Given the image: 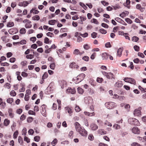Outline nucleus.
<instances>
[{
    "instance_id": "f257e3e1",
    "label": "nucleus",
    "mask_w": 146,
    "mask_h": 146,
    "mask_svg": "<svg viewBox=\"0 0 146 146\" xmlns=\"http://www.w3.org/2000/svg\"><path fill=\"white\" fill-rule=\"evenodd\" d=\"M75 126L76 131L82 136H86L87 135V132L83 127H82L79 123L76 122Z\"/></svg>"
},
{
    "instance_id": "f03ea898",
    "label": "nucleus",
    "mask_w": 146,
    "mask_h": 146,
    "mask_svg": "<svg viewBox=\"0 0 146 146\" xmlns=\"http://www.w3.org/2000/svg\"><path fill=\"white\" fill-rule=\"evenodd\" d=\"M102 73L104 76H106V78L108 79H114L115 78L113 74L111 72L107 73L104 71H102Z\"/></svg>"
},
{
    "instance_id": "7ed1b4c3",
    "label": "nucleus",
    "mask_w": 146,
    "mask_h": 146,
    "mask_svg": "<svg viewBox=\"0 0 146 146\" xmlns=\"http://www.w3.org/2000/svg\"><path fill=\"white\" fill-rule=\"evenodd\" d=\"M105 105L107 108L109 109H111L117 106L116 103L112 102H107L105 103Z\"/></svg>"
},
{
    "instance_id": "20e7f679",
    "label": "nucleus",
    "mask_w": 146,
    "mask_h": 146,
    "mask_svg": "<svg viewBox=\"0 0 146 146\" xmlns=\"http://www.w3.org/2000/svg\"><path fill=\"white\" fill-rule=\"evenodd\" d=\"M85 75L84 74L82 73L80 74L76 77L77 81L76 83H78L82 81L84 78Z\"/></svg>"
},
{
    "instance_id": "39448f33",
    "label": "nucleus",
    "mask_w": 146,
    "mask_h": 146,
    "mask_svg": "<svg viewBox=\"0 0 146 146\" xmlns=\"http://www.w3.org/2000/svg\"><path fill=\"white\" fill-rule=\"evenodd\" d=\"M123 80L125 82L130 83L133 84H135L136 82L135 80L133 78H125Z\"/></svg>"
},
{
    "instance_id": "423d86ee",
    "label": "nucleus",
    "mask_w": 146,
    "mask_h": 146,
    "mask_svg": "<svg viewBox=\"0 0 146 146\" xmlns=\"http://www.w3.org/2000/svg\"><path fill=\"white\" fill-rule=\"evenodd\" d=\"M41 113L44 116H46V110H45V106L44 105H43L41 107Z\"/></svg>"
},
{
    "instance_id": "0eeeda50",
    "label": "nucleus",
    "mask_w": 146,
    "mask_h": 146,
    "mask_svg": "<svg viewBox=\"0 0 146 146\" xmlns=\"http://www.w3.org/2000/svg\"><path fill=\"white\" fill-rule=\"evenodd\" d=\"M8 32L10 34L12 35L18 33V31L16 28H12L9 30Z\"/></svg>"
},
{
    "instance_id": "6e6552de",
    "label": "nucleus",
    "mask_w": 146,
    "mask_h": 146,
    "mask_svg": "<svg viewBox=\"0 0 146 146\" xmlns=\"http://www.w3.org/2000/svg\"><path fill=\"white\" fill-rule=\"evenodd\" d=\"M134 115L136 116H139L141 115V111L139 108L135 109L133 112Z\"/></svg>"
},
{
    "instance_id": "1a4fd4ad",
    "label": "nucleus",
    "mask_w": 146,
    "mask_h": 146,
    "mask_svg": "<svg viewBox=\"0 0 146 146\" xmlns=\"http://www.w3.org/2000/svg\"><path fill=\"white\" fill-rule=\"evenodd\" d=\"M115 92H110L109 94L111 96H113V98H120L121 97L119 96L117 94L115 93ZM121 98H122V99H123L124 98L123 97H121Z\"/></svg>"
},
{
    "instance_id": "9d476101",
    "label": "nucleus",
    "mask_w": 146,
    "mask_h": 146,
    "mask_svg": "<svg viewBox=\"0 0 146 146\" xmlns=\"http://www.w3.org/2000/svg\"><path fill=\"white\" fill-rule=\"evenodd\" d=\"M69 67L71 68H76L78 69L79 66L74 62H72L69 65Z\"/></svg>"
},
{
    "instance_id": "9b49d317",
    "label": "nucleus",
    "mask_w": 146,
    "mask_h": 146,
    "mask_svg": "<svg viewBox=\"0 0 146 146\" xmlns=\"http://www.w3.org/2000/svg\"><path fill=\"white\" fill-rule=\"evenodd\" d=\"M123 48L122 47L119 48L118 49L117 54V56L119 57L121 56L122 55V51L123 50Z\"/></svg>"
},
{
    "instance_id": "f8f14e48",
    "label": "nucleus",
    "mask_w": 146,
    "mask_h": 146,
    "mask_svg": "<svg viewBox=\"0 0 146 146\" xmlns=\"http://www.w3.org/2000/svg\"><path fill=\"white\" fill-rule=\"evenodd\" d=\"M133 133L135 134H139V130L137 127H135L133 128L132 129Z\"/></svg>"
},
{
    "instance_id": "ddd939ff",
    "label": "nucleus",
    "mask_w": 146,
    "mask_h": 146,
    "mask_svg": "<svg viewBox=\"0 0 146 146\" xmlns=\"http://www.w3.org/2000/svg\"><path fill=\"white\" fill-rule=\"evenodd\" d=\"M90 127L92 130H96L98 128V126L94 123H92L90 125Z\"/></svg>"
},
{
    "instance_id": "4468645a",
    "label": "nucleus",
    "mask_w": 146,
    "mask_h": 146,
    "mask_svg": "<svg viewBox=\"0 0 146 146\" xmlns=\"http://www.w3.org/2000/svg\"><path fill=\"white\" fill-rule=\"evenodd\" d=\"M129 120H132L134 121V124L135 125H140V123L139 122L138 120L137 119H129L128 121H129Z\"/></svg>"
},
{
    "instance_id": "2eb2a0df",
    "label": "nucleus",
    "mask_w": 146,
    "mask_h": 146,
    "mask_svg": "<svg viewBox=\"0 0 146 146\" xmlns=\"http://www.w3.org/2000/svg\"><path fill=\"white\" fill-rule=\"evenodd\" d=\"M123 85V84L121 81H119L117 82L115 84V86L116 87L120 88Z\"/></svg>"
},
{
    "instance_id": "dca6fc26",
    "label": "nucleus",
    "mask_w": 146,
    "mask_h": 146,
    "mask_svg": "<svg viewBox=\"0 0 146 146\" xmlns=\"http://www.w3.org/2000/svg\"><path fill=\"white\" fill-rule=\"evenodd\" d=\"M8 113L9 116L11 118H13L14 115L13 113L12 110L11 109H9L8 110Z\"/></svg>"
},
{
    "instance_id": "f3484780",
    "label": "nucleus",
    "mask_w": 146,
    "mask_h": 146,
    "mask_svg": "<svg viewBox=\"0 0 146 146\" xmlns=\"http://www.w3.org/2000/svg\"><path fill=\"white\" fill-rule=\"evenodd\" d=\"M84 113L86 115L89 116H94L95 115V113L94 112H90L86 111H84Z\"/></svg>"
},
{
    "instance_id": "a211bd4d",
    "label": "nucleus",
    "mask_w": 146,
    "mask_h": 146,
    "mask_svg": "<svg viewBox=\"0 0 146 146\" xmlns=\"http://www.w3.org/2000/svg\"><path fill=\"white\" fill-rule=\"evenodd\" d=\"M102 56L103 60H107L108 58L109 55L107 53H104L102 54Z\"/></svg>"
},
{
    "instance_id": "6ab92c4d",
    "label": "nucleus",
    "mask_w": 146,
    "mask_h": 146,
    "mask_svg": "<svg viewBox=\"0 0 146 146\" xmlns=\"http://www.w3.org/2000/svg\"><path fill=\"white\" fill-rule=\"evenodd\" d=\"M98 133L101 135H104L106 133V131H104L103 129H100L98 130Z\"/></svg>"
},
{
    "instance_id": "aec40b11",
    "label": "nucleus",
    "mask_w": 146,
    "mask_h": 146,
    "mask_svg": "<svg viewBox=\"0 0 146 146\" xmlns=\"http://www.w3.org/2000/svg\"><path fill=\"white\" fill-rule=\"evenodd\" d=\"M60 86L62 88H64V87H65L66 85V81L62 80L61 81V83H60Z\"/></svg>"
},
{
    "instance_id": "412c9836",
    "label": "nucleus",
    "mask_w": 146,
    "mask_h": 146,
    "mask_svg": "<svg viewBox=\"0 0 146 146\" xmlns=\"http://www.w3.org/2000/svg\"><path fill=\"white\" fill-rule=\"evenodd\" d=\"M65 109L67 111L68 113H69V115L70 116L71 115L72 113L71 109L68 107H67L65 108Z\"/></svg>"
},
{
    "instance_id": "4be33fe9",
    "label": "nucleus",
    "mask_w": 146,
    "mask_h": 146,
    "mask_svg": "<svg viewBox=\"0 0 146 146\" xmlns=\"http://www.w3.org/2000/svg\"><path fill=\"white\" fill-rule=\"evenodd\" d=\"M31 22L30 21L27 22L25 25V27L26 28H31L32 26V25L31 24Z\"/></svg>"
},
{
    "instance_id": "5701e85b",
    "label": "nucleus",
    "mask_w": 146,
    "mask_h": 146,
    "mask_svg": "<svg viewBox=\"0 0 146 146\" xmlns=\"http://www.w3.org/2000/svg\"><path fill=\"white\" fill-rule=\"evenodd\" d=\"M26 43V41L25 40H21L19 42H13V44H19L20 43L21 44H25Z\"/></svg>"
},
{
    "instance_id": "b1692460",
    "label": "nucleus",
    "mask_w": 146,
    "mask_h": 146,
    "mask_svg": "<svg viewBox=\"0 0 146 146\" xmlns=\"http://www.w3.org/2000/svg\"><path fill=\"white\" fill-rule=\"evenodd\" d=\"M115 20L117 22L122 24H123V23H124V21L123 20L119 17H116L115 18Z\"/></svg>"
},
{
    "instance_id": "393cba45",
    "label": "nucleus",
    "mask_w": 146,
    "mask_h": 146,
    "mask_svg": "<svg viewBox=\"0 0 146 146\" xmlns=\"http://www.w3.org/2000/svg\"><path fill=\"white\" fill-rule=\"evenodd\" d=\"M88 138L90 141H93L94 139V137L92 134H89Z\"/></svg>"
},
{
    "instance_id": "a878e982",
    "label": "nucleus",
    "mask_w": 146,
    "mask_h": 146,
    "mask_svg": "<svg viewBox=\"0 0 146 146\" xmlns=\"http://www.w3.org/2000/svg\"><path fill=\"white\" fill-rule=\"evenodd\" d=\"M113 127L115 130L119 129L121 128L120 125L117 124H114Z\"/></svg>"
},
{
    "instance_id": "bb28decb",
    "label": "nucleus",
    "mask_w": 146,
    "mask_h": 146,
    "mask_svg": "<svg viewBox=\"0 0 146 146\" xmlns=\"http://www.w3.org/2000/svg\"><path fill=\"white\" fill-rule=\"evenodd\" d=\"M56 22V20H51L48 21V24L50 25H54L55 24Z\"/></svg>"
},
{
    "instance_id": "cd10ccee",
    "label": "nucleus",
    "mask_w": 146,
    "mask_h": 146,
    "mask_svg": "<svg viewBox=\"0 0 146 146\" xmlns=\"http://www.w3.org/2000/svg\"><path fill=\"white\" fill-rule=\"evenodd\" d=\"M139 92H131L129 94V96L130 97H133L134 96L135 94H138Z\"/></svg>"
},
{
    "instance_id": "c85d7f7f",
    "label": "nucleus",
    "mask_w": 146,
    "mask_h": 146,
    "mask_svg": "<svg viewBox=\"0 0 146 146\" xmlns=\"http://www.w3.org/2000/svg\"><path fill=\"white\" fill-rule=\"evenodd\" d=\"M57 142H58V140H57V139H55L51 142V144L53 146H54L56 145Z\"/></svg>"
},
{
    "instance_id": "c756f323",
    "label": "nucleus",
    "mask_w": 146,
    "mask_h": 146,
    "mask_svg": "<svg viewBox=\"0 0 146 146\" xmlns=\"http://www.w3.org/2000/svg\"><path fill=\"white\" fill-rule=\"evenodd\" d=\"M10 121L7 119H5L4 120V124L5 126H7L9 124Z\"/></svg>"
},
{
    "instance_id": "7c9ffc66",
    "label": "nucleus",
    "mask_w": 146,
    "mask_h": 146,
    "mask_svg": "<svg viewBox=\"0 0 146 146\" xmlns=\"http://www.w3.org/2000/svg\"><path fill=\"white\" fill-rule=\"evenodd\" d=\"M26 32V29L24 28H22L19 31V33L21 34H25V33Z\"/></svg>"
},
{
    "instance_id": "2f4dec72",
    "label": "nucleus",
    "mask_w": 146,
    "mask_h": 146,
    "mask_svg": "<svg viewBox=\"0 0 146 146\" xmlns=\"http://www.w3.org/2000/svg\"><path fill=\"white\" fill-rule=\"evenodd\" d=\"M32 18L33 20L37 21L39 20L40 19L39 16L38 15H36L33 17Z\"/></svg>"
},
{
    "instance_id": "473e14b6",
    "label": "nucleus",
    "mask_w": 146,
    "mask_h": 146,
    "mask_svg": "<svg viewBox=\"0 0 146 146\" xmlns=\"http://www.w3.org/2000/svg\"><path fill=\"white\" fill-rule=\"evenodd\" d=\"M26 58L28 59H31L34 58V55L31 54L27 55L26 56Z\"/></svg>"
},
{
    "instance_id": "72a5a7b5",
    "label": "nucleus",
    "mask_w": 146,
    "mask_h": 146,
    "mask_svg": "<svg viewBox=\"0 0 146 146\" xmlns=\"http://www.w3.org/2000/svg\"><path fill=\"white\" fill-rule=\"evenodd\" d=\"M80 5L84 9L86 10L87 9V7L82 2H80Z\"/></svg>"
},
{
    "instance_id": "f704fd0d",
    "label": "nucleus",
    "mask_w": 146,
    "mask_h": 146,
    "mask_svg": "<svg viewBox=\"0 0 146 146\" xmlns=\"http://www.w3.org/2000/svg\"><path fill=\"white\" fill-rule=\"evenodd\" d=\"M51 41H49V39L47 37H46L44 38V42L45 43H46V44H50L51 43Z\"/></svg>"
},
{
    "instance_id": "c9c22d12",
    "label": "nucleus",
    "mask_w": 146,
    "mask_h": 146,
    "mask_svg": "<svg viewBox=\"0 0 146 146\" xmlns=\"http://www.w3.org/2000/svg\"><path fill=\"white\" fill-rule=\"evenodd\" d=\"M100 32L102 34H105L107 33V31L103 29H100L99 30Z\"/></svg>"
},
{
    "instance_id": "e433bc0d",
    "label": "nucleus",
    "mask_w": 146,
    "mask_h": 146,
    "mask_svg": "<svg viewBox=\"0 0 146 146\" xmlns=\"http://www.w3.org/2000/svg\"><path fill=\"white\" fill-rule=\"evenodd\" d=\"M7 102L8 103L11 104L13 102V99L12 98H9L7 99Z\"/></svg>"
},
{
    "instance_id": "4c0bfd02",
    "label": "nucleus",
    "mask_w": 146,
    "mask_h": 146,
    "mask_svg": "<svg viewBox=\"0 0 146 146\" xmlns=\"http://www.w3.org/2000/svg\"><path fill=\"white\" fill-rule=\"evenodd\" d=\"M125 21L128 23L131 24L132 23V21L128 18H125Z\"/></svg>"
},
{
    "instance_id": "58836bf2",
    "label": "nucleus",
    "mask_w": 146,
    "mask_h": 146,
    "mask_svg": "<svg viewBox=\"0 0 146 146\" xmlns=\"http://www.w3.org/2000/svg\"><path fill=\"white\" fill-rule=\"evenodd\" d=\"M139 39L138 37L136 36H134L132 38V40L134 42H137Z\"/></svg>"
},
{
    "instance_id": "ea45409f",
    "label": "nucleus",
    "mask_w": 146,
    "mask_h": 146,
    "mask_svg": "<svg viewBox=\"0 0 146 146\" xmlns=\"http://www.w3.org/2000/svg\"><path fill=\"white\" fill-rule=\"evenodd\" d=\"M48 76V74L47 72H45L42 77V79L43 80L44 79L46 78Z\"/></svg>"
},
{
    "instance_id": "a19ab883",
    "label": "nucleus",
    "mask_w": 146,
    "mask_h": 146,
    "mask_svg": "<svg viewBox=\"0 0 146 146\" xmlns=\"http://www.w3.org/2000/svg\"><path fill=\"white\" fill-rule=\"evenodd\" d=\"M133 48L135 51H139L140 50L139 47L137 45H135L133 47Z\"/></svg>"
},
{
    "instance_id": "79ce46f5",
    "label": "nucleus",
    "mask_w": 146,
    "mask_h": 146,
    "mask_svg": "<svg viewBox=\"0 0 146 146\" xmlns=\"http://www.w3.org/2000/svg\"><path fill=\"white\" fill-rule=\"evenodd\" d=\"M4 86L5 88L9 89L11 88V85L9 83H7L5 84Z\"/></svg>"
},
{
    "instance_id": "37998d69",
    "label": "nucleus",
    "mask_w": 146,
    "mask_h": 146,
    "mask_svg": "<svg viewBox=\"0 0 146 146\" xmlns=\"http://www.w3.org/2000/svg\"><path fill=\"white\" fill-rule=\"evenodd\" d=\"M96 80L98 82L102 83L103 81V79L102 78L98 77L97 78Z\"/></svg>"
},
{
    "instance_id": "c03bdc74",
    "label": "nucleus",
    "mask_w": 146,
    "mask_h": 146,
    "mask_svg": "<svg viewBox=\"0 0 146 146\" xmlns=\"http://www.w3.org/2000/svg\"><path fill=\"white\" fill-rule=\"evenodd\" d=\"M90 46L88 44H86L84 45V48L85 50H88L90 48Z\"/></svg>"
},
{
    "instance_id": "a18cd8bd",
    "label": "nucleus",
    "mask_w": 146,
    "mask_h": 146,
    "mask_svg": "<svg viewBox=\"0 0 146 146\" xmlns=\"http://www.w3.org/2000/svg\"><path fill=\"white\" fill-rule=\"evenodd\" d=\"M97 35V33L96 32H93L91 34L92 37L94 38L96 37Z\"/></svg>"
},
{
    "instance_id": "49530a36",
    "label": "nucleus",
    "mask_w": 146,
    "mask_h": 146,
    "mask_svg": "<svg viewBox=\"0 0 146 146\" xmlns=\"http://www.w3.org/2000/svg\"><path fill=\"white\" fill-rule=\"evenodd\" d=\"M80 51L78 49H75L73 52L74 54L75 55H78L79 54Z\"/></svg>"
},
{
    "instance_id": "de8ad7c7",
    "label": "nucleus",
    "mask_w": 146,
    "mask_h": 146,
    "mask_svg": "<svg viewBox=\"0 0 146 146\" xmlns=\"http://www.w3.org/2000/svg\"><path fill=\"white\" fill-rule=\"evenodd\" d=\"M27 64V61L25 60L22 61L21 63V64L23 66H24Z\"/></svg>"
},
{
    "instance_id": "09e8293b",
    "label": "nucleus",
    "mask_w": 146,
    "mask_h": 146,
    "mask_svg": "<svg viewBox=\"0 0 146 146\" xmlns=\"http://www.w3.org/2000/svg\"><path fill=\"white\" fill-rule=\"evenodd\" d=\"M75 110L76 112H78L80 111L81 109L79 106L76 105L75 107Z\"/></svg>"
},
{
    "instance_id": "8fccbe9b",
    "label": "nucleus",
    "mask_w": 146,
    "mask_h": 146,
    "mask_svg": "<svg viewBox=\"0 0 146 146\" xmlns=\"http://www.w3.org/2000/svg\"><path fill=\"white\" fill-rule=\"evenodd\" d=\"M40 137L38 136H36L34 138L35 141L36 142H38L40 140Z\"/></svg>"
},
{
    "instance_id": "3c124183",
    "label": "nucleus",
    "mask_w": 146,
    "mask_h": 146,
    "mask_svg": "<svg viewBox=\"0 0 146 146\" xmlns=\"http://www.w3.org/2000/svg\"><path fill=\"white\" fill-rule=\"evenodd\" d=\"M27 133V129L26 128L24 127L23 128V129L22 130V135H26V133Z\"/></svg>"
},
{
    "instance_id": "603ef678",
    "label": "nucleus",
    "mask_w": 146,
    "mask_h": 146,
    "mask_svg": "<svg viewBox=\"0 0 146 146\" xmlns=\"http://www.w3.org/2000/svg\"><path fill=\"white\" fill-rule=\"evenodd\" d=\"M124 107L127 110L129 111V110L130 106L129 105L127 104Z\"/></svg>"
},
{
    "instance_id": "864d4df0",
    "label": "nucleus",
    "mask_w": 146,
    "mask_h": 146,
    "mask_svg": "<svg viewBox=\"0 0 146 146\" xmlns=\"http://www.w3.org/2000/svg\"><path fill=\"white\" fill-rule=\"evenodd\" d=\"M18 134V132L17 131H16L13 134V137L14 138L16 139Z\"/></svg>"
},
{
    "instance_id": "5fc2aeb1",
    "label": "nucleus",
    "mask_w": 146,
    "mask_h": 146,
    "mask_svg": "<svg viewBox=\"0 0 146 146\" xmlns=\"http://www.w3.org/2000/svg\"><path fill=\"white\" fill-rule=\"evenodd\" d=\"M66 91H75V88H71L69 87L67 90Z\"/></svg>"
},
{
    "instance_id": "6e6d98bb",
    "label": "nucleus",
    "mask_w": 146,
    "mask_h": 146,
    "mask_svg": "<svg viewBox=\"0 0 146 146\" xmlns=\"http://www.w3.org/2000/svg\"><path fill=\"white\" fill-rule=\"evenodd\" d=\"M92 23H93L95 24L98 25L99 24L98 22V21L97 20L95 19H93L92 20Z\"/></svg>"
},
{
    "instance_id": "4d7b16f0",
    "label": "nucleus",
    "mask_w": 146,
    "mask_h": 146,
    "mask_svg": "<svg viewBox=\"0 0 146 146\" xmlns=\"http://www.w3.org/2000/svg\"><path fill=\"white\" fill-rule=\"evenodd\" d=\"M80 35L83 37H86L88 36V34L87 33H86L84 34H82L80 33H79Z\"/></svg>"
},
{
    "instance_id": "13d9d810",
    "label": "nucleus",
    "mask_w": 146,
    "mask_h": 146,
    "mask_svg": "<svg viewBox=\"0 0 146 146\" xmlns=\"http://www.w3.org/2000/svg\"><path fill=\"white\" fill-rule=\"evenodd\" d=\"M73 131H70L68 134V136L70 138H72L73 137Z\"/></svg>"
},
{
    "instance_id": "bf43d9fd",
    "label": "nucleus",
    "mask_w": 146,
    "mask_h": 146,
    "mask_svg": "<svg viewBox=\"0 0 146 146\" xmlns=\"http://www.w3.org/2000/svg\"><path fill=\"white\" fill-rule=\"evenodd\" d=\"M114 10H116L117 9H119L120 8V6L118 4H116L115 6H112Z\"/></svg>"
},
{
    "instance_id": "052dcab7",
    "label": "nucleus",
    "mask_w": 146,
    "mask_h": 146,
    "mask_svg": "<svg viewBox=\"0 0 146 146\" xmlns=\"http://www.w3.org/2000/svg\"><path fill=\"white\" fill-rule=\"evenodd\" d=\"M89 59V57L87 56H85L82 58V59L86 61H88Z\"/></svg>"
},
{
    "instance_id": "680f3d73",
    "label": "nucleus",
    "mask_w": 146,
    "mask_h": 146,
    "mask_svg": "<svg viewBox=\"0 0 146 146\" xmlns=\"http://www.w3.org/2000/svg\"><path fill=\"white\" fill-rule=\"evenodd\" d=\"M28 113L30 115H35L36 113L33 111L31 110H30L28 111Z\"/></svg>"
},
{
    "instance_id": "e2e57ef3",
    "label": "nucleus",
    "mask_w": 146,
    "mask_h": 146,
    "mask_svg": "<svg viewBox=\"0 0 146 146\" xmlns=\"http://www.w3.org/2000/svg\"><path fill=\"white\" fill-rule=\"evenodd\" d=\"M1 66H9V64L8 63L5 62L4 63H2L1 64Z\"/></svg>"
},
{
    "instance_id": "0e129e2a",
    "label": "nucleus",
    "mask_w": 146,
    "mask_h": 146,
    "mask_svg": "<svg viewBox=\"0 0 146 146\" xmlns=\"http://www.w3.org/2000/svg\"><path fill=\"white\" fill-rule=\"evenodd\" d=\"M101 3L104 6H107L109 4L108 3L104 1H102Z\"/></svg>"
},
{
    "instance_id": "69168bd1",
    "label": "nucleus",
    "mask_w": 146,
    "mask_h": 146,
    "mask_svg": "<svg viewBox=\"0 0 146 146\" xmlns=\"http://www.w3.org/2000/svg\"><path fill=\"white\" fill-rule=\"evenodd\" d=\"M50 67L51 69L52 70L54 69L55 68V64L54 63H52L51 64H50Z\"/></svg>"
},
{
    "instance_id": "338daca9",
    "label": "nucleus",
    "mask_w": 146,
    "mask_h": 146,
    "mask_svg": "<svg viewBox=\"0 0 146 146\" xmlns=\"http://www.w3.org/2000/svg\"><path fill=\"white\" fill-rule=\"evenodd\" d=\"M34 133V130L32 129H30L28 131V133L30 135H33Z\"/></svg>"
},
{
    "instance_id": "774afa93",
    "label": "nucleus",
    "mask_w": 146,
    "mask_h": 146,
    "mask_svg": "<svg viewBox=\"0 0 146 146\" xmlns=\"http://www.w3.org/2000/svg\"><path fill=\"white\" fill-rule=\"evenodd\" d=\"M131 146H141L140 145L136 142H134L131 145Z\"/></svg>"
}]
</instances>
